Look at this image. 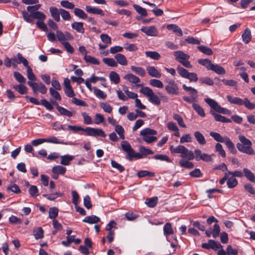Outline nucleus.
<instances>
[{
  "mask_svg": "<svg viewBox=\"0 0 255 255\" xmlns=\"http://www.w3.org/2000/svg\"><path fill=\"white\" fill-rule=\"evenodd\" d=\"M115 131L119 134L120 138L122 139H125V130L122 126L116 125Z\"/></svg>",
  "mask_w": 255,
  "mask_h": 255,
  "instance_id": "nucleus-57",
  "label": "nucleus"
},
{
  "mask_svg": "<svg viewBox=\"0 0 255 255\" xmlns=\"http://www.w3.org/2000/svg\"><path fill=\"white\" fill-rule=\"evenodd\" d=\"M158 200L157 197L155 196L146 199L145 203L148 207L153 208L157 204Z\"/></svg>",
  "mask_w": 255,
  "mask_h": 255,
  "instance_id": "nucleus-31",
  "label": "nucleus"
},
{
  "mask_svg": "<svg viewBox=\"0 0 255 255\" xmlns=\"http://www.w3.org/2000/svg\"><path fill=\"white\" fill-rule=\"evenodd\" d=\"M94 93L95 95L98 98L105 99L107 97V94L100 89L96 87H94Z\"/></svg>",
  "mask_w": 255,
  "mask_h": 255,
  "instance_id": "nucleus-54",
  "label": "nucleus"
},
{
  "mask_svg": "<svg viewBox=\"0 0 255 255\" xmlns=\"http://www.w3.org/2000/svg\"><path fill=\"white\" fill-rule=\"evenodd\" d=\"M205 102L216 112L225 115H231V111L227 109L222 107L214 100L207 98L204 99Z\"/></svg>",
  "mask_w": 255,
  "mask_h": 255,
  "instance_id": "nucleus-7",
  "label": "nucleus"
},
{
  "mask_svg": "<svg viewBox=\"0 0 255 255\" xmlns=\"http://www.w3.org/2000/svg\"><path fill=\"white\" fill-rule=\"evenodd\" d=\"M170 151L171 153H180L182 158H187L188 160L194 158V153L182 145H179L177 146L170 145Z\"/></svg>",
  "mask_w": 255,
  "mask_h": 255,
  "instance_id": "nucleus-3",
  "label": "nucleus"
},
{
  "mask_svg": "<svg viewBox=\"0 0 255 255\" xmlns=\"http://www.w3.org/2000/svg\"><path fill=\"white\" fill-rule=\"evenodd\" d=\"M240 142L236 144L237 149L239 151L248 155H255V151L252 147V142L243 135L238 136Z\"/></svg>",
  "mask_w": 255,
  "mask_h": 255,
  "instance_id": "nucleus-1",
  "label": "nucleus"
},
{
  "mask_svg": "<svg viewBox=\"0 0 255 255\" xmlns=\"http://www.w3.org/2000/svg\"><path fill=\"white\" fill-rule=\"evenodd\" d=\"M145 53L147 57L153 60H158L160 58V55L156 51H147Z\"/></svg>",
  "mask_w": 255,
  "mask_h": 255,
  "instance_id": "nucleus-44",
  "label": "nucleus"
},
{
  "mask_svg": "<svg viewBox=\"0 0 255 255\" xmlns=\"http://www.w3.org/2000/svg\"><path fill=\"white\" fill-rule=\"evenodd\" d=\"M121 145L123 150L127 153V156H128L133 150L130 144L128 141L124 140L121 142Z\"/></svg>",
  "mask_w": 255,
  "mask_h": 255,
  "instance_id": "nucleus-21",
  "label": "nucleus"
},
{
  "mask_svg": "<svg viewBox=\"0 0 255 255\" xmlns=\"http://www.w3.org/2000/svg\"><path fill=\"white\" fill-rule=\"evenodd\" d=\"M227 99L229 102L232 104L237 105L239 106L243 105L249 110L255 109V104L251 103L248 98L242 99L237 97H232L230 95L227 96Z\"/></svg>",
  "mask_w": 255,
  "mask_h": 255,
  "instance_id": "nucleus-4",
  "label": "nucleus"
},
{
  "mask_svg": "<svg viewBox=\"0 0 255 255\" xmlns=\"http://www.w3.org/2000/svg\"><path fill=\"white\" fill-rule=\"evenodd\" d=\"M14 89L20 94H26L28 92L27 88L23 84H19L13 86Z\"/></svg>",
  "mask_w": 255,
  "mask_h": 255,
  "instance_id": "nucleus-41",
  "label": "nucleus"
},
{
  "mask_svg": "<svg viewBox=\"0 0 255 255\" xmlns=\"http://www.w3.org/2000/svg\"><path fill=\"white\" fill-rule=\"evenodd\" d=\"M210 113L214 117L216 121L221 122L224 123H230L232 122V120L231 119L227 118L225 117L219 115L217 113L213 112L211 111H210Z\"/></svg>",
  "mask_w": 255,
  "mask_h": 255,
  "instance_id": "nucleus-14",
  "label": "nucleus"
},
{
  "mask_svg": "<svg viewBox=\"0 0 255 255\" xmlns=\"http://www.w3.org/2000/svg\"><path fill=\"white\" fill-rule=\"evenodd\" d=\"M152 158L160 161H165L167 162H171L172 161L167 155L162 154H156L152 157Z\"/></svg>",
  "mask_w": 255,
  "mask_h": 255,
  "instance_id": "nucleus-45",
  "label": "nucleus"
},
{
  "mask_svg": "<svg viewBox=\"0 0 255 255\" xmlns=\"http://www.w3.org/2000/svg\"><path fill=\"white\" fill-rule=\"evenodd\" d=\"M167 85L165 87L166 92L170 95H177L179 94V88L175 81L172 79H166L165 80Z\"/></svg>",
  "mask_w": 255,
  "mask_h": 255,
  "instance_id": "nucleus-9",
  "label": "nucleus"
},
{
  "mask_svg": "<svg viewBox=\"0 0 255 255\" xmlns=\"http://www.w3.org/2000/svg\"><path fill=\"white\" fill-rule=\"evenodd\" d=\"M31 15L33 18L38 19V21L44 20L46 18L45 14L40 11L31 12Z\"/></svg>",
  "mask_w": 255,
  "mask_h": 255,
  "instance_id": "nucleus-34",
  "label": "nucleus"
},
{
  "mask_svg": "<svg viewBox=\"0 0 255 255\" xmlns=\"http://www.w3.org/2000/svg\"><path fill=\"white\" fill-rule=\"evenodd\" d=\"M52 171L54 174L63 175L66 171V168L61 165H57L52 168Z\"/></svg>",
  "mask_w": 255,
  "mask_h": 255,
  "instance_id": "nucleus-30",
  "label": "nucleus"
},
{
  "mask_svg": "<svg viewBox=\"0 0 255 255\" xmlns=\"http://www.w3.org/2000/svg\"><path fill=\"white\" fill-rule=\"evenodd\" d=\"M245 176L250 181L255 183V176L254 174L249 169L245 168L243 169Z\"/></svg>",
  "mask_w": 255,
  "mask_h": 255,
  "instance_id": "nucleus-25",
  "label": "nucleus"
},
{
  "mask_svg": "<svg viewBox=\"0 0 255 255\" xmlns=\"http://www.w3.org/2000/svg\"><path fill=\"white\" fill-rule=\"evenodd\" d=\"M192 107L200 116L201 117H205L206 115L204 110L199 105L196 103H193L192 104Z\"/></svg>",
  "mask_w": 255,
  "mask_h": 255,
  "instance_id": "nucleus-35",
  "label": "nucleus"
},
{
  "mask_svg": "<svg viewBox=\"0 0 255 255\" xmlns=\"http://www.w3.org/2000/svg\"><path fill=\"white\" fill-rule=\"evenodd\" d=\"M149 84L151 86L158 88H162L164 87L163 84L160 80L155 79L150 80Z\"/></svg>",
  "mask_w": 255,
  "mask_h": 255,
  "instance_id": "nucleus-50",
  "label": "nucleus"
},
{
  "mask_svg": "<svg viewBox=\"0 0 255 255\" xmlns=\"http://www.w3.org/2000/svg\"><path fill=\"white\" fill-rule=\"evenodd\" d=\"M103 61L105 64L110 67H117L118 64L117 62L112 58H104Z\"/></svg>",
  "mask_w": 255,
  "mask_h": 255,
  "instance_id": "nucleus-48",
  "label": "nucleus"
},
{
  "mask_svg": "<svg viewBox=\"0 0 255 255\" xmlns=\"http://www.w3.org/2000/svg\"><path fill=\"white\" fill-rule=\"evenodd\" d=\"M100 107L105 112L108 113H111L112 111V107L108 103H100Z\"/></svg>",
  "mask_w": 255,
  "mask_h": 255,
  "instance_id": "nucleus-64",
  "label": "nucleus"
},
{
  "mask_svg": "<svg viewBox=\"0 0 255 255\" xmlns=\"http://www.w3.org/2000/svg\"><path fill=\"white\" fill-rule=\"evenodd\" d=\"M197 48L200 51L207 55H211L213 53V52L211 48L205 46H199Z\"/></svg>",
  "mask_w": 255,
  "mask_h": 255,
  "instance_id": "nucleus-47",
  "label": "nucleus"
},
{
  "mask_svg": "<svg viewBox=\"0 0 255 255\" xmlns=\"http://www.w3.org/2000/svg\"><path fill=\"white\" fill-rule=\"evenodd\" d=\"M139 151L141 153L142 156H145L147 155L153 154V151L148 148H146L144 146H140L139 148Z\"/></svg>",
  "mask_w": 255,
  "mask_h": 255,
  "instance_id": "nucleus-60",
  "label": "nucleus"
},
{
  "mask_svg": "<svg viewBox=\"0 0 255 255\" xmlns=\"http://www.w3.org/2000/svg\"><path fill=\"white\" fill-rule=\"evenodd\" d=\"M56 108L60 114L62 116H67L68 117H71L73 116V114L71 112L59 106L58 104H56Z\"/></svg>",
  "mask_w": 255,
  "mask_h": 255,
  "instance_id": "nucleus-27",
  "label": "nucleus"
},
{
  "mask_svg": "<svg viewBox=\"0 0 255 255\" xmlns=\"http://www.w3.org/2000/svg\"><path fill=\"white\" fill-rule=\"evenodd\" d=\"M22 15L24 20L28 23H32L33 21V18L32 17L31 13L29 14L26 11L23 10L22 12Z\"/></svg>",
  "mask_w": 255,
  "mask_h": 255,
  "instance_id": "nucleus-55",
  "label": "nucleus"
},
{
  "mask_svg": "<svg viewBox=\"0 0 255 255\" xmlns=\"http://www.w3.org/2000/svg\"><path fill=\"white\" fill-rule=\"evenodd\" d=\"M167 28L169 30H172L174 32L176 33L180 36L183 35L182 29L176 24H168L167 26Z\"/></svg>",
  "mask_w": 255,
  "mask_h": 255,
  "instance_id": "nucleus-29",
  "label": "nucleus"
},
{
  "mask_svg": "<svg viewBox=\"0 0 255 255\" xmlns=\"http://www.w3.org/2000/svg\"><path fill=\"white\" fill-rule=\"evenodd\" d=\"M58 215V209L55 207H51L49 211V218L51 219H55Z\"/></svg>",
  "mask_w": 255,
  "mask_h": 255,
  "instance_id": "nucleus-53",
  "label": "nucleus"
},
{
  "mask_svg": "<svg viewBox=\"0 0 255 255\" xmlns=\"http://www.w3.org/2000/svg\"><path fill=\"white\" fill-rule=\"evenodd\" d=\"M68 128L74 132H78L80 131H84L86 132L87 135L89 136H99L103 137L106 136V134L104 131L100 128H93L91 127H87L86 128H82L80 126H68Z\"/></svg>",
  "mask_w": 255,
  "mask_h": 255,
  "instance_id": "nucleus-2",
  "label": "nucleus"
},
{
  "mask_svg": "<svg viewBox=\"0 0 255 255\" xmlns=\"http://www.w3.org/2000/svg\"><path fill=\"white\" fill-rule=\"evenodd\" d=\"M29 193L32 197H36L38 195V190L37 187L34 185H31L28 190Z\"/></svg>",
  "mask_w": 255,
  "mask_h": 255,
  "instance_id": "nucleus-63",
  "label": "nucleus"
},
{
  "mask_svg": "<svg viewBox=\"0 0 255 255\" xmlns=\"http://www.w3.org/2000/svg\"><path fill=\"white\" fill-rule=\"evenodd\" d=\"M130 69L132 72H134L136 74H138L141 77H143L145 75V71L142 67L131 66L130 67Z\"/></svg>",
  "mask_w": 255,
  "mask_h": 255,
  "instance_id": "nucleus-36",
  "label": "nucleus"
},
{
  "mask_svg": "<svg viewBox=\"0 0 255 255\" xmlns=\"http://www.w3.org/2000/svg\"><path fill=\"white\" fill-rule=\"evenodd\" d=\"M60 14L62 16V18L63 19V20H71V17L70 14V13L68 11H67L64 9H62V8H60Z\"/></svg>",
  "mask_w": 255,
  "mask_h": 255,
  "instance_id": "nucleus-61",
  "label": "nucleus"
},
{
  "mask_svg": "<svg viewBox=\"0 0 255 255\" xmlns=\"http://www.w3.org/2000/svg\"><path fill=\"white\" fill-rule=\"evenodd\" d=\"M215 151L218 152L223 157H226V152L223 149V146L220 143H217L215 147Z\"/></svg>",
  "mask_w": 255,
  "mask_h": 255,
  "instance_id": "nucleus-49",
  "label": "nucleus"
},
{
  "mask_svg": "<svg viewBox=\"0 0 255 255\" xmlns=\"http://www.w3.org/2000/svg\"><path fill=\"white\" fill-rule=\"evenodd\" d=\"M210 70H212L219 75L225 74L226 73V71L224 68L218 64H213L211 68H210Z\"/></svg>",
  "mask_w": 255,
  "mask_h": 255,
  "instance_id": "nucleus-28",
  "label": "nucleus"
},
{
  "mask_svg": "<svg viewBox=\"0 0 255 255\" xmlns=\"http://www.w3.org/2000/svg\"><path fill=\"white\" fill-rule=\"evenodd\" d=\"M155 176V173L152 172H150L147 170H140L137 173V176L138 178H142L145 176L148 177H154Z\"/></svg>",
  "mask_w": 255,
  "mask_h": 255,
  "instance_id": "nucleus-40",
  "label": "nucleus"
},
{
  "mask_svg": "<svg viewBox=\"0 0 255 255\" xmlns=\"http://www.w3.org/2000/svg\"><path fill=\"white\" fill-rule=\"evenodd\" d=\"M124 79L128 81L130 83L137 84L140 82V79L132 74H128L124 76Z\"/></svg>",
  "mask_w": 255,
  "mask_h": 255,
  "instance_id": "nucleus-22",
  "label": "nucleus"
},
{
  "mask_svg": "<svg viewBox=\"0 0 255 255\" xmlns=\"http://www.w3.org/2000/svg\"><path fill=\"white\" fill-rule=\"evenodd\" d=\"M148 74L152 77L159 78L161 76V74L154 66H148L146 68Z\"/></svg>",
  "mask_w": 255,
  "mask_h": 255,
  "instance_id": "nucleus-15",
  "label": "nucleus"
},
{
  "mask_svg": "<svg viewBox=\"0 0 255 255\" xmlns=\"http://www.w3.org/2000/svg\"><path fill=\"white\" fill-rule=\"evenodd\" d=\"M115 58L117 60V63H118L121 65H127L128 64V61L125 56L122 54H117L115 56Z\"/></svg>",
  "mask_w": 255,
  "mask_h": 255,
  "instance_id": "nucleus-24",
  "label": "nucleus"
},
{
  "mask_svg": "<svg viewBox=\"0 0 255 255\" xmlns=\"http://www.w3.org/2000/svg\"><path fill=\"white\" fill-rule=\"evenodd\" d=\"M140 92L147 97L148 101L151 103L157 106L160 104V99L150 88L148 87H143L140 90Z\"/></svg>",
  "mask_w": 255,
  "mask_h": 255,
  "instance_id": "nucleus-6",
  "label": "nucleus"
},
{
  "mask_svg": "<svg viewBox=\"0 0 255 255\" xmlns=\"http://www.w3.org/2000/svg\"><path fill=\"white\" fill-rule=\"evenodd\" d=\"M86 10L89 13L99 14L102 16L105 15L104 11L100 8L92 7L89 5H86L85 7Z\"/></svg>",
  "mask_w": 255,
  "mask_h": 255,
  "instance_id": "nucleus-16",
  "label": "nucleus"
},
{
  "mask_svg": "<svg viewBox=\"0 0 255 255\" xmlns=\"http://www.w3.org/2000/svg\"><path fill=\"white\" fill-rule=\"evenodd\" d=\"M109 77L110 80L115 84H118L120 81L119 75L115 71H111L110 72Z\"/></svg>",
  "mask_w": 255,
  "mask_h": 255,
  "instance_id": "nucleus-43",
  "label": "nucleus"
},
{
  "mask_svg": "<svg viewBox=\"0 0 255 255\" xmlns=\"http://www.w3.org/2000/svg\"><path fill=\"white\" fill-rule=\"evenodd\" d=\"M142 157V155L140 151L139 152H135L133 149L129 155L128 156H127V158L129 161H132L133 158H135L136 159H140Z\"/></svg>",
  "mask_w": 255,
  "mask_h": 255,
  "instance_id": "nucleus-52",
  "label": "nucleus"
},
{
  "mask_svg": "<svg viewBox=\"0 0 255 255\" xmlns=\"http://www.w3.org/2000/svg\"><path fill=\"white\" fill-rule=\"evenodd\" d=\"M140 30L150 36H156L158 33L157 28L154 26H144L141 28Z\"/></svg>",
  "mask_w": 255,
  "mask_h": 255,
  "instance_id": "nucleus-11",
  "label": "nucleus"
},
{
  "mask_svg": "<svg viewBox=\"0 0 255 255\" xmlns=\"http://www.w3.org/2000/svg\"><path fill=\"white\" fill-rule=\"evenodd\" d=\"M238 181L237 179L231 175H228L227 184L229 188H233L237 186Z\"/></svg>",
  "mask_w": 255,
  "mask_h": 255,
  "instance_id": "nucleus-26",
  "label": "nucleus"
},
{
  "mask_svg": "<svg viewBox=\"0 0 255 255\" xmlns=\"http://www.w3.org/2000/svg\"><path fill=\"white\" fill-rule=\"evenodd\" d=\"M74 158V157L72 155H65L61 156V162L60 163L64 165H68L71 161Z\"/></svg>",
  "mask_w": 255,
  "mask_h": 255,
  "instance_id": "nucleus-38",
  "label": "nucleus"
},
{
  "mask_svg": "<svg viewBox=\"0 0 255 255\" xmlns=\"http://www.w3.org/2000/svg\"><path fill=\"white\" fill-rule=\"evenodd\" d=\"M157 133L156 130L148 128H145L140 131V135L142 136L143 140L147 143L155 142L157 138L154 135Z\"/></svg>",
  "mask_w": 255,
  "mask_h": 255,
  "instance_id": "nucleus-5",
  "label": "nucleus"
},
{
  "mask_svg": "<svg viewBox=\"0 0 255 255\" xmlns=\"http://www.w3.org/2000/svg\"><path fill=\"white\" fill-rule=\"evenodd\" d=\"M198 63L205 66L208 70H210V68L213 64L211 61L208 59H201L198 60Z\"/></svg>",
  "mask_w": 255,
  "mask_h": 255,
  "instance_id": "nucleus-42",
  "label": "nucleus"
},
{
  "mask_svg": "<svg viewBox=\"0 0 255 255\" xmlns=\"http://www.w3.org/2000/svg\"><path fill=\"white\" fill-rule=\"evenodd\" d=\"M223 142L225 143L229 151L233 154L237 153V150H236L234 143L228 137L225 136Z\"/></svg>",
  "mask_w": 255,
  "mask_h": 255,
  "instance_id": "nucleus-13",
  "label": "nucleus"
},
{
  "mask_svg": "<svg viewBox=\"0 0 255 255\" xmlns=\"http://www.w3.org/2000/svg\"><path fill=\"white\" fill-rule=\"evenodd\" d=\"M242 38L243 42L246 43H249L252 39V34L251 30L247 28L245 29L242 35Z\"/></svg>",
  "mask_w": 255,
  "mask_h": 255,
  "instance_id": "nucleus-18",
  "label": "nucleus"
},
{
  "mask_svg": "<svg viewBox=\"0 0 255 255\" xmlns=\"http://www.w3.org/2000/svg\"><path fill=\"white\" fill-rule=\"evenodd\" d=\"M100 221V218L95 215L87 216L83 220V222L89 224H96Z\"/></svg>",
  "mask_w": 255,
  "mask_h": 255,
  "instance_id": "nucleus-23",
  "label": "nucleus"
},
{
  "mask_svg": "<svg viewBox=\"0 0 255 255\" xmlns=\"http://www.w3.org/2000/svg\"><path fill=\"white\" fill-rule=\"evenodd\" d=\"M84 59L87 63H90L94 65H99L100 62L95 57L90 55H85Z\"/></svg>",
  "mask_w": 255,
  "mask_h": 255,
  "instance_id": "nucleus-39",
  "label": "nucleus"
},
{
  "mask_svg": "<svg viewBox=\"0 0 255 255\" xmlns=\"http://www.w3.org/2000/svg\"><path fill=\"white\" fill-rule=\"evenodd\" d=\"M17 58H18V60H17L18 64L22 63L23 65L25 67H26L27 68V67H30L28 65V61L26 60V59H25L24 57H23V56L20 53H18L17 54Z\"/></svg>",
  "mask_w": 255,
  "mask_h": 255,
  "instance_id": "nucleus-58",
  "label": "nucleus"
},
{
  "mask_svg": "<svg viewBox=\"0 0 255 255\" xmlns=\"http://www.w3.org/2000/svg\"><path fill=\"white\" fill-rule=\"evenodd\" d=\"M180 166L187 168L191 169L194 166L193 163L184 159H181L179 162Z\"/></svg>",
  "mask_w": 255,
  "mask_h": 255,
  "instance_id": "nucleus-33",
  "label": "nucleus"
},
{
  "mask_svg": "<svg viewBox=\"0 0 255 255\" xmlns=\"http://www.w3.org/2000/svg\"><path fill=\"white\" fill-rule=\"evenodd\" d=\"M27 84L31 88L34 95H37L38 92L42 94H45L47 92V88L42 82H35L28 81Z\"/></svg>",
  "mask_w": 255,
  "mask_h": 255,
  "instance_id": "nucleus-8",
  "label": "nucleus"
},
{
  "mask_svg": "<svg viewBox=\"0 0 255 255\" xmlns=\"http://www.w3.org/2000/svg\"><path fill=\"white\" fill-rule=\"evenodd\" d=\"M210 135L216 141L223 142L225 136L222 137L219 133L211 131L210 132Z\"/></svg>",
  "mask_w": 255,
  "mask_h": 255,
  "instance_id": "nucleus-51",
  "label": "nucleus"
},
{
  "mask_svg": "<svg viewBox=\"0 0 255 255\" xmlns=\"http://www.w3.org/2000/svg\"><path fill=\"white\" fill-rule=\"evenodd\" d=\"M199 81L201 84H204L209 86H212L214 84V81L212 79L209 77H201Z\"/></svg>",
  "mask_w": 255,
  "mask_h": 255,
  "instance_id": "nucleus-62",
  "label": "nucleus"
},
{
  "mask_svg": "<svg viewBox=\"0 0 255 255\" xmlns=\"http://www.w3.org/2000/svg\"><path fill=\"white\" fill-rule=\"evenodd\" d=\"M133 7L136 12L142 16H146L147 13L146 10L137 4H133Z\"/></svg>",
  "mask_w": 255,
  "mask_h": 255,
  "instance_id": "nucleus-46",
  "label": "nucleus"
},
{
  "mask_svg": "<svg viewBox=\"0 0 255 255\" xmlns=\"http://www.w3.org/2000/svg\"><path fill=\"white\" fill-rule=\"evenodd\" d=\"M194 135L199 144L205 145L206 143V139L201 132L196 131L194 132Z\"/></svg>",
  "mask_w": 255,
  "mask_h": 255,
  "instance_id": "nucleus-20",
  "label": "nucleus"
},
{
  "mask_svg": "<svg viewBox=\"0 0 255 255\" xmlns=\"http://www.w3.org/2000/svg\"><path fill=\"white\" fill-rule=\"evenodd\" d=\"M202 248L207 250L212 249L217 251L218 249H222L223 246L220 243L213 240H209L207 243H203L201 246Z\"/></svg>",
  "mask_w": 255,
  "mask_h": 255,
  "instance_id": "nucleus-10",
  "label": "nucleus"
},
{
  "mask_svg": "<svg viewBox=\"0 0 255 255\" xmlns=\"http://www.w3.org/2000/svg\"><path fill=\"white\" fill-rule=\"evenodd\" d=\"M164 234L166 236L171 235L174 233L171 224L169 223H166L163 227Z\"/></svg>",
  "mask_w": 255,
  "mask_h": 255,
  "instance_id": "nucleus-32",
  "label": "nucleus"
},
{
  "mask_svg": "<svg viewBox=\"0 0 255 255\" xmlns=\"http://www.w3.org/2000/svg\"><path fill=\"white\" fill-rule=\"evenodd\" d=\"M49 11L51 16L57 22H59L60 20V9H58L56 7L51 6L49 8Z\"/></svg>",
  "mask_w": 255,
  "mask_h": 255,
  "instance_id": "nucleus-17",
  "label": "nucleus"
},
{
  "mask_svg": "<svg viewBox=\"0 0 255 255\" xmlns=\"http://www.w3.org/2000/svg\"><path fill=\"white\" fill-rule=\"evenodd\" d=\"M27 76L29 80L28 81L35 82L36 80V77L33 74L30 67H28L27 68Z\"/></svg>",
  "mask_w": 255,
  "mask_h": 255,
  "instance_id": "nucleus-59",
  "label": "nucleus"
},
{
  "mask_svg": "<svg viewBox=\"0 0 255 255\" xmlns=\"http://www.w3.org/2000/svg\"><path fill=\"white\" fill-rule=\"evenodd\" d=\"M173 119L176 121L178 124V125L182 128H186V126L184 124L183 120L182 118L177 114H174L173 116Z\"/></svg>",
  "mask_w": 255,
  "mask_h": 255,
  "instance_id": "nucleus-56",
  "label": "nucleus"
},
{
  "mask_svg": "<svg viewBox=\"0 0 255 255\" xmlns=\"http://www.w3.org/2000/svg\"><path fill=\"white\" fill-rule=\"evenodd\" d=\"M74 13L76 16L81 19H86L88 17L87 14L84 11L79 8H74Z\"/></svg>",
  "mask_w": 255,
  "mask_h": 255,
  "instance_id": "nucleus-37",
  "label": "nucleus"
},
{
  "mask_svg": "<svg viewBox=\"0 0 255 255\" xmlns=\"http://www.w3.org/2000/svg\"><path fill=\"white\" fill-rule=\"evenodd\" d=\"M174 56L175 57V59L181 64L183 61L186 60H189L190 56L182 51H176L173 53Z\"/></svg>",
  "mask_w": 255,
  "mask_h": 255,
  "instance_id": "nucleus-12",
  "label": "nucleus"
},
{
  "mask_svg": "<svg viewBox=\"0 0 255 255\" xmlns=\"http://www.w3.org/2000/svg\"><path fill=\"white\" fill-rule=\"evenodd\" d=\"M83 25L84 23L82 22H74L71 24V27L77 32L83 34L85 32Z\"/></svg>",
  "mask_w": 255,
  "mask_h": 255,
  "instance_id": "nucleus-19",
  "label": "nucleus"
}]
</instances>
